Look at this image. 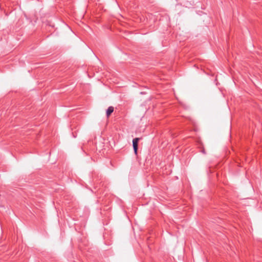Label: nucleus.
I'll use <instances>...</instances> for the list:
<instances>
[{"label": "nucleus", "mask_w": 262, "mask_h": 262, "mask_svg": "<svg viewBox=\"0 0 262 262\" xmlns=\"http://www.w3.org/2000/svg\"><path fill=\"white\" fill-rule=\"evenodd\" d=\"M139 140H140V138H134L133 140V148H134V152L136 155H137L138 144V142H139Z\"/></svg>", "instance_id": "f257e3e1"}, {"label": "nucleus", "mask_w": 262, "mask_h": 262, "mask_svg": "<svg viewBox=\"0 0 262 262\" xmlns=\"http://www.w3.org/2000/svg\"><path fill=\"white\" fill-rule=\"evenodd\" d=\"M114 108L113 106H111L108 107L106 112V115L107 117H109L111 114L114 112Z\"/></svg>", "instance_id": "f03ea898"}, {"label": "nucleus", "mask_w": 262, "mask_h": 262, "mask_svg": "<svg viewBox=\"0 0 262 262\" xmlns=\"http://www.w3.org/2000/svg\"><path fill=\"white\" fill-rule=\"evenodd\" d=\"M201 152H202V153H203L204 154H206V152H205V149H204V148L201 150Z\"/></svg>", "instance_id": "7ed1b4c3"}]
</instances>
